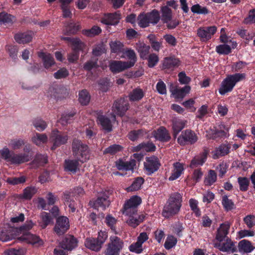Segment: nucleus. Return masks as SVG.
<instances>
[{
    "label": "nucleus",
    "mask_w": 255,
    "mask_h": 255,
    "mask_svg": "<svg viewBox=\"0 0 255 255\" xmlns=\"http://www.w3.org/2000/svg\"><path fill=\"white\" fill-rule=\"evenodd\" d=\"M182 203V195L178 192L170 195L163 207L162 216L166 218L177 215L180 211Z\"/></svg>",
    "instance_id": "f257e3e1"
},
{
    "label": "nucleus",
    "mask_w": 255,
    "mask_h": 255,
    "mask_svg": "<svg viewBox=\"0 0 255 255\" xmlns=\"http://www.w3.org/2000/svg\"><path fill=\"white\" fill-rule=\"evenodd\" d=\"M0 157L12 164L19 165L30 161V156L27 154L16 153L7 147L0 150Z\"/></svg>",
    "instance_id": "f03ea898"
},
{
    "label": "nucleus",
    "mask_w": 255,
    "mask_h": 255,
    "mask_svg": "<svg viewBox=\"0 0 255 255\" xmlns=\"http://www.w3.org/2000/svg\"><path fill=\"white\" fill-rule=\"evenodd\" d=\"M246 76V74L240 73L228 75L222 82L219 90V93L223 95L231 92L238 82L245 79Z\"/></svg>",
    "instance_id": "7ed1b4c3"
},
{
    "label": "nucleus",
    "mask_w": 255,
    "mask_h": 255,
    "mask_svg": "<svg viewBox=\"0 0 255 255\" xmlns=\"http://www.w3.org/2000/svg\"><path fill=\"white\" fill-rule=\"evenodd\" d=\"M72 151L74 157L83 163L89 158L88 146L78 139H74L72 143Z\"/></svg>",
    "instance_id": "20e7f679"
},
{
    "label": "nucleus",
    "mask_w": 255,
    "mask_h": 255,
    "mask_svg": "<svg viewBox=\"0 0 255 255\" xmlns=\"http://www.w3.org/2000/svg\"><path fill=\"white\" fill-rule=\"evenodd\" d=\"M110 242L105 252V255H119L121 250L123 248V242L117 236L110 237Z\"/></svg>",
    "instance_id": "39448f33"
},
{
    "label": "nucleus",
    "mask_w": 255,
    "mask_h": 255,
    "mask_svg": "<svg viewBox=\"0 0 255 255\" xmlns=\"http://www.w3.org/2000/svg\"><path fill=\"white\" fill-rule=\"evenodd\" d=\"M141 203V198L137 196L131 197L125 204L123 213L130 216L137 212V207Z\"/></svg>",
    "instance_id": "423d86ee"
},
{
    "label": "nucleus",
    "mask_w": 255,
    "mask_h": 255,
    "mask_svg": "<svg viewBox=\"0 0 255 255\" xmlns=\"http://www.w3.org/2000/svg\"><path fill=\"white\" fill-rule=\"evenodd\" d=\"M229 128L223 124H221L214 129L207 131L206 136L208 138L215 139L217 137H225L228 136Z\"/></svg>",
    "instance_id": "0eeeda50"
},
{
    "label": "nucleus",
    "mask_w": 255,
    "mask_h": 255,
    "mask_svg": "<svg viewBox=\"0 0 255 255\" xmlns=\"http://www.w3.org/2000/svg\"><path fill=\"white\" fill-rule=\"evenodd\" d=\"M50 138L53 142V146L51 147L52 150H54L56 147L65 144L68 139L67 134L61 133L57 129L52 131Z\"/></svg>",
    "instance_id": "6e6552de"
},
{
    "label": "nucleus",
    "mask_w": 255,
    "mask_h": 255,
    "mask_svg": "<svg viewBox=\"0 0 255 255\" xmlns=\"http://www.w3.org/2000/svg\"><path fill=\"white\" fill-rule=\"evenodd\" d=\"M48 96L56 100H61L68 95L66 88L60 85H54L50 87L47 92Z\"/></svg>",
    "instance_id": "1a4fd4ad"
},
{
    "label": "nucleus",
    "mask_w": 255,
    "mask_h": 255,
    "mask_svg": "<svg viewBox=\"0 0 255 255\" xmlns=\"http://www.w3.org/2000/svg\"><path fill=\"white\" fill-rule=\"evenodd\" d=\"M197 140L198 137L196 133L189 129L183 131L177 139L178 142L183 145L187 143H194Z\"/></svg>",
    "instance_id": "9d476101"
},
{
    "label": "nucleus",
    "mask_w": 255,
    "mask_h": 255,
    "mask_svg": "<svg viewBox=\"0 0 255 255\" xmlns=\"http://www.w3.org/2000/svg\"><path fill=\"white\" fill-rule=\"evenodd\" d=\"M216 31L215 26L202 27L198 29L197 34L202 41L205 42L210 39Z\"/></svg>",
    "instance_id": "9b49d317"
},
{
    "label": "nucleus",
    "mask_w": 255,
    "mask_h": 255,
    "mask_svg": "<svg viewBox=\"0 0 255 255\" xmlns=\"http://www.w3.org/2000/svg\"><path fill=\"white\" fill-rule=\"evenodd\" d=\"M128 103L124 98L116 101L112 107V115L123 116L128 109Z\"/></svg>",
    "instance_id": "f8f14e48"
},
{
    "label": "nucleus",
    "mask_w": 255,
    "mask_h": 255,
    "mask_svg": "<svg viewBox=\"0 0 255 255\" xmlns=\"http://www.w3.org/2000/svg\"><path fill=\"white\" fill-rule=\"evenodd\" d=\"M97 123L100 125L102 128L108 132L112 130V125L116 120V115L111 114V119L107 116L98 114L97 117Z\"/></svg>",
    "instance_id": "ddd939ff"
},
{
    "label": "nucleus",
    "mask_w": 255,
    "mask_h": 255,
    "mask_svg": "<svg viewBox=\"0 0 255 255\" xmlns=\"http://www.w3.org/2000/svg\"><path fill=\"white\" fill-rule=\"evenodd\" d=\"M69 219L65 216H60L57 219L54 231L59 235H63L69 228Z\"/></svg>",
    "instance_id": "4468645a"
},
{
    "label": "nucleus",
    "mask_w": 255,
    "mask_h": 255,
    "mask_svg": "<svg viewBox=\"0 0 255 255\" xmlns=\"http://www.w3.org/2000/svg\"><path fill=\"white\" fill-rule=\"evenodd\" d=\"M159 164V160L157 157L151 156L146 157L144 166L147 174L150 175L157 171Z\"/></svg>",
    "instance_id": "2eb2a0df"
},
{
    "label": "nucleus",
    "mask_w": 255,
    "mask_h": 255,
    "mask_svg": "<svg viewBox=\"0 0 255 255\" xmlns=\"http://www.w3.org/2000/svg\"><path fill=\"white\" fill-rule=\"evenodd\" d=\"M133 66V62H124L122 61H112L110 65V70L114 73H119Z\"/></svg>",
    "instance_id": "dca6fc26"
},
{
    "label": "nucleus",
    "mask_w": 255,
    "mask_h": 255,
    "mask_svg": "<svg viewBox=\"0 0 255 255\" xmlns=\"http://www.w3.org/2000/svg\"><path fill=\"white\" fill-rule=\"evenodd\" d=\"M18 240L37 246L43 244V241L38 236L31 234L29 232L23 233Z\"/></svg>",
    "instance_id": "f3484780"
},
{
    "label": "nucleus",
    "mask_w": 255,
    "mask_h": 255,
    "mask_svg": "<svg viewBox=\"0 0 255 255\" xmlns=\"http://www.w3.org/2000/svg\"><path fill=\"white\" fill-rule=\"evenodd\" d=\"M90 205L95 208H102L105 210L106 208L109 206L110 202L108 200V196L105 194L99 195L96 200L90 201Z\"/></svg>",
    "instance_id": "a211bd4d"
},
{
    "label": "nucleus",
    "mask_w": 255,
    "mask_h": 255,
    "mask_svg": "<svg viewBox=\"0 0 255 255\" xmlns=\"http://www.w3.org/2000/svg\"><path fill=\"white\" fill-rule=\"evenodd\" d=\"M121 18V13L118 11L113 13L105 14L101 20V22L106 25H116L119 22Z\"/></svg>",
    "instance_id": "6ab92c4d"
},
{
    "label": "nucleus",
    "mask_w": 255,
    "mask_h": 255,
    "mask_svg": "<svg viewBox=\"0 0 255 255\" xmlns=\"http://www.w3.org/2000/svg\"><path fill=\"white\" fill-rule=\"evenodd\" d=\"M48 140V136L45 133L35 132L31 137L32 143L39 147H43L47 143Z\"/></svg>",
    "instance_id": "aec40b11"
},
{
    "label": "nucleus",
    "mask_w": 255,
    "mask_h": 255,
    "mask_svg": "<svg viewBox=\"0 0 255 255\" xmlns=\"http://www.w3.org/2000/svg\"><path fill=\"white\" fill-rule=\"evenodd\" d=\"M116 166L120 170H132L135 166V160L130 159L129 161H124L119 159L116 162Z\"/></svg>",
    "instance_id": "412c9836"
},
{
    "label": "nucleus",
    "mask_w": 255,
    "mask_h": 255,
    "mask_svg": "<svg viewBox=\"0 0 255 255\" xmlns=\"http://www.w3.org/2000/svg\"><path fill=\"white\" fill-rule=\"evenodd\" d=\"M190 90L191 88L190 86H185L182 88H175L174 89H171L170 91L174 98L176 99H181L189 93Z\"/></svg>",
    "instance_id": "4be33fe9"
},
{
    "label": "nucleus",
    "mask_w": 255,
    "mask_h": 255,
    "mask_svg": "<svg viewBox=\"0 0 255 255\" xmlns=\"http://www.w3.org/2000/svg\"><path fill=\"white\" fill-rule=\"evenodd\" d=\"M230 224L228 222H225L220 225L217 230L216 239L221 242L225 238L229 233Z\"/></svg>",
    "instance_id": "5701e85b"
},
{
    "label": "nucleus",
    "mask_w": 255,
    "mask_h": 255,
    "mask_svg": "<svg viewBox=\"0 0 255 255\" xmlns=\"http://www.w3.org/2000/svg\"><path fill=\"white\" fill-rule=\"evenodd\" d=\"M77 246V241L73 236L66 237L61 243V248L67 250H72Z\"/></svg>",
    "instance_id": "b1692460"
},
{
    "label": "nucleus",
    "mask_w": 255,
    "mask_h": 255,
    "mask_svg": "<svg viewBox=\"0 0 255 255\" xmlns=\"http://www.w3.org/2000/svg\"><path fill=\"white\" fill-rule=\"evenodd\" d=\"M179 64V60L174 57H166L164 59L162 67L167 70H172L174 68Z\"/></svg>",
    "instance_id": "393cba45"
},
{
    "label": "nucleus",
    "mask_w": 255,
    "mask_h": 255,
    "mask_svg": "<svg viewBox=\"0 0 255 255\" xmlns=\"http://www.w3.org/2000/svg\"><path fill=\"white\" fill-rule=\"evenodd\" d=\"M229 144H222L212 152V157L214 159H217L220 156L227 154L230 151Z\"/></svg>",
    "instance_id": "a878e982"
},
{
    "label": "nucleus",
    "mask_w": 255,
    "mask_h": 255,
    "mask_svg": "<svg viewBox=\"0 0 255 255\" xmlns=\"http://www.w3.org/2000/svg\"><path fill=\"white\" fill-rule=\"evenodd\" d=\"M33 33L31 31L25 33H17L14 36L15 40L20 44L29 42L32 39Z\"/></svg>",
    "instance_id": "bb28decb"
},
{
    "label": "nucleus",
    "mask_w": 255,
    "mask_h": 255,
    "mask_svg": "<svg viewBox=\"0 0 255 255\" xmlns=\"http://www.w3.org/2000/svg\"><path fill=\"white\" fill-rule=\"evenodd\" d=\"M128 216L129 217L127 223L129 226L133 228L138 226L144 219V216L142 214L138 215L134 214Z\"/></svg>",
    "instance_id": "cd10ccee"
},
{
    "label": "nucleus",
    "mask_w": 255,
    "mask_h": 255,
    "mask_svg": "<svg viewBox=\"0 0 255 255\" xmlns=\"http://www.w3.org/2000/svg\"><path fill=\"white\" fill-rule=\"evenodd\" d=\"M62 39L70 42L73 45L74 51L78 52L80 50H83L85 47V44L78 38H71L67 37H63Z\"/></svg>",
    "instance_id": "c85d7f7f"
},
{
    "label": "nucleus",
    "mask_w": 255,
    "mask_h": 255,
    "mask_svg": "<svg viewBox=\"0 0 255 255\" xmlns=\"http://www.w3.org/2000/svg\"><path fill=\"white\" fill-rule=\"evenodd\" d=\"M136 49L142 59H146L149 53L150 47L145 43L138 42L136 44Z\"/></svg>",
    "instance_id": "c756f323"
},
{
    "label": "nucleus",
    "mask_w": 255,
    "mask_h": 255,
    "mask_svg": "<svg viewBox=\"0 0 255 255\" xmlns=\"http://www.w3.org/2000/svg\"><path fill=\"white\" fill-rule=\"evenodd\" d=\"M184 170L183 165L179 162H176L174 164V168L172 170L171 176L169 177L170 181L174 180L178 178L182 174Z\"/></svg>",
    "instance_id": "7c9ffc66"
},
{
    "label": "nucleus",
    "mask_w": 255,
    "mask_h": 255,
    "mask_svg": "<svg viewBox=\"0 0 255 255\" xmlns=\"http://www.w3.org/2000/svg\"><path fill=\"white\" fill-rule=\"evenodd\" d=\"M85 246L94 251H99L102 248V245L95 238H87L85 242Z\"/></svg>",
    "instance_id": "2f4dec72"
},
{
    "label": "nucleus",
    "mask_w": 255,
    "mask_h": 255,
    "mask_svg": "<svg viewBox=\"0 0 255 255\" xmlns=\"http://www.w3.org/2000/svg\"><path fill=\"white\" fill-rule=\"evenodd\" d=\"M38 56L42 59L43 65L45 68H49L52 65H54L55 62L54 58L50 54L41 52L39 54Z\"/></svg>",
    "instance_id": "473e14b6"
},
{
    "label": "nucleus",
    "mask_w": 255,
    "mask_h": 255,
    "mask_svg": "<svg viewBox=\"0 0 255 255\" xmlns=\"http://www.w3.org/2000/svg\"><path fill=\"white\" fill-rule=\"evenodd\" d=\"M14 20V17L11 14H8L5 12H0V25H10L13 23Z\"/></svg>",
    "instance_id": "72a5a7b5"
},
{
    "label": "nucleus",
    "mask_w": 255,
    "mask_h": 255,
    "mask_svg": "<svg viewBox=\"0 0 255 255\" xmlns=\"http://www.w3.org/2000/svg\"><path fill=\"white\" fill-rule=\"evenodd\" d=\"M208 153V151L205 150L200 156L195 157L192 160L190 166L191 167H194L202 165L207 159Z\"/></svg>",
    "instance_id": "f704fd0d"
},
{
    "label": "nucleus",
    "mask_w": 255,
    "mask_h": 255,
    "mask_svg": "<svg viewBox=\"0 0 255 255\" xmlns=\"http://www.w3.org/2000/svg\"><path fill=\"white\" fill-rule=\"evenodd\" d=\"M78 161L77 159L76 160H66L65 161V170L72 173H75L79 166Z\"/></svg>",
    "instance_id": "c9c22d12"
},
{
    "label": "nucleus",
    "mask_w": 255,
    "mask_h": 255,
    "mask_svg": "<svg viewBox=\"0 0 255 255\" xmlns=\"http://www.w3.org/2000/svg\"><path fill=\"white\" fill-rule=\"evenodd\" d=\"M215 247L222 252L234 251L233 243L229 240H227L225 243H223L220 242L219 243L215 244Z\"/></svg>",
    "instance_id": "e433bc0d"
},
{
    "label": "nucleus",
    "mask_w": 255,
    "mask_h": 255,
    "mask_svg": "<svg viewBox=\"0 0 255 255\" xmlns=\"http://www.w3.org/2000/svg\"><path fill=\"white\" fill-rule=\"evenodd\" d=\"M41 220L39 221V225L42 229L45 228L52 221L49 213L42 212L40 215Z\"/></svg>",
    "instance_id": "4c0bfd02"
},
{
    "label": "nucleus",
    "mask_w": 255,
    "mask_h": 255,
    "mask_svg": "<svg viewBox=\"0 0 255 255\" xmlns=\"http://www.w3.org/2000/svg\"><path fill=\"white\" fill-rule=\"evenodd\" d=\"M253 250L251 243L247 240H242L239 244V250L241 253H251Z\"/></svg>",
    "instance_id": "58836bf2"
},
{
    "label": "nucleus",
    "mask_w": 255,
    "mask_h": 255,
    "mask_svg": "<svg viewBox=\"0 0 255 255\" xmlns=\"http://www.w3.org/2000/svg\"><path fill=\"white\" fill-rule=\"evenodd\" d=\"M101 32L102 29L100 27L94 25L90 29L83 30L82 33L88 37H94L100 34Z\"/></svg>",
    "instance_id": "ea45409f"
},
{
    "label": "nucleus",
    "mask_w": 255,
    "mask_h": 255,
    "mask_svg": "<svg viewBox=\"0 0 255 255\" xmlns=\"http://www.w3.org/2000/svg\"><path fill=\"white\" fill-rule=\"evenodd\" d=\"M144 96L143 91L138 88L132 90L129 94V99L131 101H139Z\"/></svg>",
    "instance_id": "a19ab883"
},
{
    "label": "nucleus",
    "mask_w": 255,
    "mask_h": 255,
    "mask_svg": "<svg viewBox=\"0 0 255 255\" xmlns=\"http://www.w3.org/2000/svg\"><path fill=\"white\" fill-rule=\"evenodd\" d=\"M217 180V174L214 170H210L205 178L204 183L207 186H211Z\"/></svg>",
    "instance_id": "79ce46f5"
},
{
    "label": "nucleus",
    "mask_w": 255,
    "mask_h": 255,
    "mask_svg": "<svg viewBox=\"0 0 255 255\" xmlns=\"http://www.w3.org/2000/svg\"><path fill=\"white\" fill-rule=\"evenodd\" d=\"M138 25L142 28H145L149 25L150 22L146 13H140L137 18Z\"/></svg>",
    "instance_id": "37998d69"
},
{
    "label": "nucleus",
    "mask_w": 255,
    "mask_h": 255,
    "mask_svg": "<svg viewBox=\"0 0 255 255\" xmlns=\"http://www.w3.org/2000/svg\"><path fill=\"white\" fill-rule=\"evenodd\" d=\"M232 44L224 43L216 47V50L220 54H228L231 52Z\"/></svg>",
    "instance_id": "c03bdc74"
},
{
    "label": "nucleus",
    "mask_w": 255,
    "mask_h": 255,
    "mask_svg": "<svg viewBox=\"0 0 255 255\" xmlns=\"http://www.w3.org/2000/svg\"><path fill=\"white\" fill-rule=\"evenodd\" d=\"M186 121L175 119L173 121V128L176 133H179L185 127Z\"/></svg>",
    "instance_id": "a18cd8bd"
},
{
    "label": "nucleus",
    "mask_w": 255,
    "mask_h": 255,
    "mask_svg": "<svg viewBox=\"0 0 255 255\" xmlns=\"http://www.w3.org/2000/svg\"><path fill=\"white\" fill-rule=\"evenodd\" d=\"M123 147L119 144H113L105 149L104 154H115L122 151Z\"/></svg>",
    "instance_id": "49530a36"
},
{
    "label": "nucleus",
    "mask_w": 255,
    "mask_h": 255,
    "mask_svg": "<svg viewBox=\"0 0 255 255\" xmlns=\"http://www.w3.org/2000/svg\"><path fill=\"white\" fill-rule=\"evenodd\" d=\"M90 96L85 90H82L79 93V102L83 105H87L90 102Z\"/></svg>",
    "instance_id": "de8ad7c7"
},
{
    "label": "nucleus",
    "mask_w": 255,
    "mask_h": 255,
    "mask_svg": "<svg viewBox=\"0 0 255 255\" xmlns=\"http://www.w3.org/2000/svg\"><path fill=\"white\" fill-rule=\"evenodd\" d=\"M144 180L141 177H138L135 179L132 184L127 188L128 192H131L138 190L143 183Z\"/></svg>",
    "instance_id": "09e8293b"
},
{
    "label": "nucleus",
    "mask_w": 255,
    "mask_h": 255,
    "mask_svg": "<svg viewBox=\"0 0 255 255\" xmlns=\"http://www.w3.org/2000/svg\"><path fill=\"white\" fill-rule=\"evenodd\" d=\"M80 29V27L79 24L71 23L65 26L64 32L65 34L70 35L76 33Z\"/></svg>",
    "instance_id": "8fccbe9b"
},
{
    "label": "nucleus",
    "mask_w": 255,
    "mask_h": 255,
    "mask_svg": "<svg viewBox=\"0 0 255 255\" xmlns=\"http://www.w3.org/2000/svg\"><path fill=\"white\" fill-rule=\"evenodd\" d=\"M150 23L156 24L159 20V13L158 10L153 9L150 12L146 13Z\"/></svg>",
    "instance_id": "3c124183"
},
{
    "label": "nucleus",
    "mask_w": 255,
    "mask_h": 255,
    "mask_svg": "<svg viewBox=\"0 0 255 255\" xmlns=\"http://www.w3.org/2000/svg\"><path fill=\"white\" fill-rule=\"evenodd\" d=\"M33 125L38 131H42L47 127L46 123L41 119H35L33 121Z\"/></svg>",
    "instance_id": "603ef678"
},
{
    "label": "nucleus",
    "mask_w": 255,
    "mask_h": 255,
    "mask_svg": "<svg viewBox=\"0 0 255 255\" xmlns=\"http://www.w3.org/2000/svg\"><path fill=\"white\" fill-rule=\"evenodd\" d=\"M111 51L113 53H119L123 48V44L119 41H111L110 43Z\"/></svg>",
    "instance_id": "864d4df0"
},
{
    "label": "nucleus",
    "mask_w": 255,
    "mask_h": 255,
    "mask_svg": "<svg viewBox=\"0 0 255 255\" xmlns=\"http://www.w3.org/2000/svg\"><path fill=\"white\" fill-rule=\"evenodd\" d=\"M222 203L224 208L227 211L231 210L234 208V203L231 200L229 199L226 195L222 196Z\"/></svg>",
    "instance_id": "5fc2aeb1"
},
{
    "label": "nucleus",
    "mask_w": 255,
    "mask_h": 255,
    "mask_svg": "<svg viewBox=\"0 0 255 255\" xmlns=\"http://www.w3.org/2000/svg\"><path fill=\"white\" fill-rule=\"evenodd\" d=\"M191 10L192 12L199 14H206L208 13V10L206 7L202 6L199 4L193 5L191 7Z\"/></svg>",
    "instance_id": "6e6d98bb"
},
{
    "label": "nucleus",
    "mask_w": 255,
    "mask_h": 255,
    "mask_svg": "<svg viewBox=\"0 0 255 255\" xmlns=\"http://www.w3.org/2000/svg\"><path fill=\"white\" fill-rule=\"evenodd\" d=\"M177 239L173 236H169L166 239L164 246L167 250H169L174 247L177 243Z\"/></svg>",
    "instance_id": "4d7b16f0"
},
{
    "label": "nucleus",
    "mask_w": 255,
    "mask_h": 255,
    "mask_svg": "<svg viewBox=\"0 0 255 255\" xmlns=\"http://www.w3.org/2000/svg\"><path fill=\"white\" fill-rule=\"evenodd\" d=\"M189 206L195 215L197 217L201 215V212L198 208V201L194 199H190L189 201Z\"/></svg>",
    "instance_id": "13d9d810"
},
{
    "label": "nucleus",
    "mask_w": 255,
    "mask_h": 255,
    "mask_svg": "<svg viewBox=\"0 0 255 255\" xmlns=\"http://www.w3.org/2000/svg\"><path fill=\"white\" fill-rule=\"evenodd\" d=\"M25 181V177L21 176L18 177H10L6 179V182L11 185H15L23 183Z\"/></svg>",
    "instance_id": "bf43d9fd"
},
{
    "label": "nucleus",
    "mask_w": 255,
    "mask_h": 255,
    "mask_svg": "<svg viewBox=\"0 0 255 255\" xmlns=\"http://www.w3.org/2000/svg\"><path fill=\"white\" fill-rule=\"evenodd\" d=\"M25 144L24 140L22 139H14L10 141L9 145L14 150L20 149Z\"/></svg>",
    "instance_id": "052dcab7"
},
{
    "label": "nucleus",
    "mask_w": 255,
    "mask_h": 255,
    "mask_svg": "<svg viewBox=\"0 0 255 255\" xmlns=\"http://www.w3.org/2000/svg\"><path fill=\"white\" fill-rule=\"evenodd\" d=\"M105 222L116 234H117L115 227L117 223V220L114 217L111 215H108L105 218Z\"/></svg>",
    "instance_id": "680f3d73"
},
{
    "label": "nucleus",
    "mask_w": 255,
    "mask_h": 255,
    "mask_svg": "<svg viewBox=\"0 0 255 255\" xmlns=\"http://www.w3.org/2000/svg\"><path fill=\"white\" fill-rule=\"evenodd\" d=\"M172 18V12L167 6L162 8V20L164 22Z\"/></svg>",
    "instance_id": "e2e57ef3"
},
{
    "label": "nucleus",
    "mask_w": 255,
    "mask_h": 255,
    "mask_svg": "<svg viewBox=\"0 0 255 255\" xmlns=\"http://www.w3.org/2000/svg\"><path fill=\"white\" fill-rule=\"evenodd\" d=\"M243 221L248 228L251 229L255 226V216L253 215L246 216Z\"/></svg>",
    "instance_id": "0e129e2a"
},
{
    "label": "nucleus",
    "mask_w": 255,
    "mask_h": 255,
    "mask_svg": "<svg viewBox=\"0 0 255 255\" xmlns=\"http://www.w3.org/2000/svg\"><path fill=\"white\" fill-rule=\"evenodd\" d=\"M195 103L194 99H190L182 103V105L184 106L190 112H194L196 111V108L194 107Z\"/></svg>",
    "instance_id": "69168bd1"
},
{
    "label": "nucleus",
    "mask_w": 255,
    "mask_h": 255,
    "mask_svg": "<svg viewBox=\"0 0 255 255\" xmlns=\"http://www.w3.org/2000/svg\"><path fill=\"white\" fill-rule=\"evenodd\" d=\"M97 61L98 59L97 58H92L84 64V68L86 70L90 71L93 68H97L98 66Z\"/></svg>",
    "instance_id": "338daca9"
},
{
    "label": "nucleus",
    "mask_w": 255,
    "mask_h": 255,
    "mask_svg": "<svg viewBox=\"0 0 255 255\" xmlns=\"http://www.w3.org/2000/svg\"><path fill=\"white\" fill-rule=\"evenodd\" d=\"M129 250L130 252L139 254L143 251L142 246L137 241L136 243L132 244L129 247Z\"/></svg>",
    "instance_id": "774afa93"
}]
</instances>
